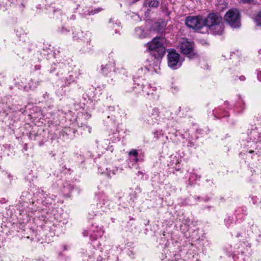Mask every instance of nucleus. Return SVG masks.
Returning <instances> with one entry per match:
<instances>
[{
	"label": "nucleus",
	"instance_id": "dca6fc26",
	"mask_svg": "<svg viewBox=\"0 0 261 261\" xmlns=\"http://www.w3.org/2000/svg\"><path fill=\"white\" fill-rule=\"evenodd\" d=\"M135 161L136 162H137L138 161V159L136 157L135 159Z\"/></svg>",
	"mask_w": 261,
	"mask_h": 261
},
{
	"label": "nucleus",
	"instance_id": "f257e3e1",
	"mask_svg": "<svg viewBox=\"0 0 261 261\" xmlns=\"http://www.w3.org/2000/svg\"><path fill=\"white\" fill-rule=\"evenodd\" d=\"M204 27H207L215 35H221L224 31V26L222 18L215 13H211L204 19Z\"/></svg>",
	"mask_w": 261,
	"mask_h": 261
},
{
	"label": "nucleus",
	"instance_id": "2eb2a0df",
	"mask_svg": "<svg viewBox=\"0 0 261 261\" xmlns=\"http://www.w3.org/2000/svg\"><path fill=\"white\" fill-rule=\"evenodd\" d=\"M240 79L241 80L243 81V80H244L245 78V77L244 76H242L240 77Z\"/></svg>",
	"mask_w": 261,
	"mask_h": 261
},
{
	"label": "nucleus",
	"instance_id": "20e7f679",
	"mask_svg": "<svg viewBox=\"0 0 261 261\" xmlns=\"http://www.w3.org/2000/svg\"><path fill=\"white\" fill-rule=\"evenodd\" d=\"M185 22L189 28L196 30H200L204 27V19L199 16H188L186 18Z\"/></svg>",
	"mask_w": 261,
	"mask_h": 261
},
{
	"label": "nucleus",
	"instance_id": "f3484780",
	"mask_svg": "<svg viewBox=\"0 0 261 261\" xmlns=\"http://www.w3.org/2000/svg\"><path fill=\"white\" fill-rule=\"evenodd\" d=\"M253 152V151H249V152H250V153H252V152Z\"/></svg>",
	"mask_w": 261,
	"mask_h": 261
},
{
	"label": "nucleus",
	"instance_id": "1a4fd4ad",
	"mask_svg": "<svg viewBox=\"0 0 261 261\" xmlns=\"http://www.w3.org/2000/svg\"><path fill=\"white\" fill-rule=\"evenodd\" d=\"M255 21L257 25L261 26V11L256 16Z\"/></svg>",
	"mask_w": 261,
	"mask_h": 261
},
{
	"label": "nucleus",
	"instance_id": "4468645a",
	"mask_svg": "<svg viewBox=\"0 0 261 261\" xmlns=\"http://www.w3.org/2000/svg\"><path fill=\"white\" fill-rule=\"evenodd\" d=\"M101 11V9L100 8H98V9L95 10V12L94 13H92V14L96 13L97 12H98Z\"/></svg>",
	"mask_w": 261,
	"mask_h": 261
},
{
	"label": "nucleus",
	"instance_id": "39448f33",
	"mask_svg": "<svg viewBox=\"0 0 261 261\" xmlns=\"http://www.w3.org/2000/svg\"><path fill=\"white\" fill-rule=\"evenodd\" d=\"M168 66L173 68L176 69L181 66L179 61V55L175 50H170L167 56Z\"/></svg>",
	"mask_w": 261,
	"mask_h": 261
},
{
	"label": "nucleus",
	"instance_id": "9b49d317",
	"mask_svg": "<svg viewBox=\"0 0 261 261\" xmlns=\"http://www.w3.org/2000/svg\"><path fill=\"white\" fill-rule=\"evenodd\" d=\"M138 1L139 0H125V3L128 5H132L133 4L135 3V2Z\"/></svg>",
	"mask_w": 261,
	"mask_h": 261
},
{
	"label": "nucleus",
	"instance_id": "f03ea898",
	"mask_svg": "<svg viewBox=\"0 0 261 261\" xmlns=\"http://www.w3.org/2000/svg\"><path fill=\"white\" fill-rule=\"evenodd\" d=\"M166 39L163 37H156L147 45L151 51V54L156 59L162 58L165 53V44Z\"/></svg>",
	"mask_w": 261,
	"mask_h": 261
},
{
	"label": "nucleus",
	"instance_id": "ddd939ff",
	"mask_svg": "<svg viewBox=\"0 0 261 261\" xmlns=\"http://www.w3.org/2000/svg\"><path fill=\"white\" fill-rule=\"evenodd\" d=\"M251 0H240V2L244 3H248L250 2Z\"/></svg>",
	"mask_w": 261,
	"mask_h": 261
},
{
	"label": "nucleus",
	"instance_id": "f8f14e48",
	"mask_svg": "<svg viewBox=\"0 0 261 261\" xmlns=\"http://www.w3.org/2000/svg\"><path fill=\"white\" fill-rule=\"evenodd\" d=\"M257 78L259 81H261V72H259L257 74Z\"/></svg>",
	"mask_w": 261,
	"mask_h": 261
},
{
	"label": "nucleus",
	"instance_id": "0eeeda50",
	"mask_svg": "<svg viewBox=\"0 0 261 261\" xmlns=\"http://www.w3.org/2000/svg\"><path fill=\"white\" fill-rule=\"evenodd\" d=\"M114 69V65L113 63L108 64L105 66H101V72L105 75H107L109 73Z\"/></svg>",
	"mask_w": 261,
	"mask_h": 261
},
{
	"label": "nucleus",
	"instance_id": "423d86ee",
	"mask_svg": "<svg viewBox=\"0 0 261 261\" xmlns=\"http://www.w3.org/2000/svg\"><path fill=\"white\" fill-rule=\"evenodd\" d=\"M180 49L183 54L187 55L190 58H192L195 55L194 53L193 43L189 41L187 39H182L180 44Z\"/></svg>",
	"mask_w": 261,
	"mask_h": 261
},
{
	"label": "nucleus",
	"instance_id": "6e6552de",
	"mask_svg": "<svg viewBox=\"0 0 261 261\" xmlns=\"http://www.w3.org/2000/svg\"><path fill=\"white\" fill-rule=\"evenodd\" d=\"M143 5L146 7L156 8L159 5V2L158 0H145Z\"/></svg>",
	"mask_w": 261,
	"mask_h": 261
},
{
	"label": "nucleus",
	"instance_id": "9d476101",
	"mask_svg": "<svg viewBox=\"0 0 261 261\" xmlns=\"http://www.w3.org/2000/svg\"><path fill=\"white\" fill-rule=\"evenodd\" d=\"M138 154V152L136 149H132L129 152V155H133L135 157H137Z\"/></svg>",
	"mask_w": 261,
	"mask_h": 261
},
{
	"label": "nucleus",
	"instance_id": "7ed1b4c3",
	"mask_svg": "<svg viewBox=\"0 0 261 261\" xmlns=\"http://www.w3.org/2000/svg\"><path fill=\"white\" fill-rule=\"evenodd\" d=\"M225 19L232 28H237L240 26V13L237 9H231L227 12Z\"/></svg>",
	"mask_w": 261,
	"mask_h": 261
}]
</instances>
